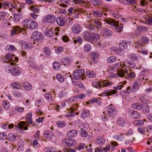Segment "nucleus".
<instances>
[{
	"label": "nucleus",
	"mask_w": 152,
	"mask_h": 152,
	"mask_svg": "<svg viewBox=\"0 0 152 152\" xmlns=\"http://www.w3.org/2000/svg\"><path fill=\"white\" fill-rule=\"evenodd\" d=\"M24 88L26 90H29L32 88V86L31 84L27 82H25L23 85Z\"/></svg>",
	"instance_id": "7c9ffc66"
},
{
	"label": "nucleus",
	"mask_w": 152,
	"mask_h": 152,
	"mask_svg": "<svg viewBox=\"0 0 152 152\" xmlns=\"http://www.w3.org/2000/svg\"><path fill=\"white\" fill-rule=\"evenodd\" d=\"M3 6L4 8L5 9L8 8L10 7L9 3L8 1H6L4 2L3 4Z\"/></svg>",
	"instance_id": "774afa93"
},
{
	"label": "nucleus",
	"mask_w": 152,
	"mask_h": 152,
	"mask_svg": "<svg viewBox=\"0 0 152 152\" xmlns=\"http://www.w3.org/2000/svg\"><path fill=\"white\" fill-rule=\"evenodd\" d=\"M92 34L89 31H85L82 34L83 38L85 40L88 42H91Z\"/></svg>",
	"instance_id": "9d476101"
},
{
	"label": "nucleus",
	"mask_w": 152,
	"mask_h": 152,
	"mask_svg": "<svg viewBox=\"0 0 152 152\" xmlns=\"http://www.w3.org/2000/svg\"><path fill=\"white\" fill-rule=\"evenodd\" d=\"M133 45L134 46L137 48H141L142 46V44L140 43V42L134 43Z\"/></svg>",
	"instance_id": "4d7b16f0"
},
{
	"label": "nucleus",
	"mask_w": 152,
	"mask_h": 152,
	"mask_svg": "<svg viewBox=\"0 0 152 152\" xmlns=\"http://www.w3.org/2000/svg\"><path fill=\"white\" fill-rule=\"evenodd\" d=\"M1 61L3 62L9 63L10 62V53H7L5 57H2Z\"/></svg>",
	"instance_id": "4be33fe9"
},
{
	"label": "nucleus",
	"mask_w": 152,
	"mask_h": 152,
	"mask_svg": "<svg viewBox=\"0 0 152 152\" xmlns=\"http://www.w3.org/2000/svg\"><path fill=\"white\" fill-rule=\"evenodd\" d=\"M143 122L141 120H136L134 122V124L136 125L140 126L142 125L143 124Z\"/></svg>",
	"instance_id": "3c124183"
},
{
	"label": "nucleus",
	"mask_w": 152,
	"mask_h": 152,
	"mask_svg": "<svg viewBox=\"0 0 152 152\" xmlns=\"http://www.w3.org/2000/svg\"><path fill=\"white\" fill-rule=\"evenodd\" d=\"M138 28L140 31L143 32H146L148 30V28L144 26H140Z\"/></svg>",
	"instance_id": "37998d69"
},
{
	"label": "nucleus",
	"mask_w": 152,
	"mask_h": 152,
	"mask_svg": "<svg viewBox=\"0 0 152 152\" xmlns=\"http://www.w3.org/2000/svg\"><path fill=\"white\" fill-rule=\"evenodd\" d=\"M57 125L59 127H63L66 125V123L63 121H58L56 122Z\"/></svg>",
	"instance_id": "49530a36"
},
{
	"label": "nucleus",
	"mask_w": 152,
	"mask_h": 152,
	"mask_svg": "<svg viewBox=\"0 0 152 152\" xmlns=\"http://www.w3.org/2000/svg\"><path fill=\"white\" fill-rule=\"evenodd\" d=\"M7 13L4 11L0 12V17L4 18V17L7 15Z\"/></svg>",
	"instance_id": "0e129e2a"
},
{
	"label": "nucleus",
	"mask_w": 152,
	"mask_h": 152,
	"mask_svg": "<svg viewBox=\"0 0 152 152\" xmlns=\"http://www.w3.org/2000/svg\"><path fill=\"white\" fill-rule=\"evenodd\" d=\"M102 33L103 34V35L108 37L111 35L113 34L112 31L107 28L103 29L102 30Z\"/></svg>",
	"instance_id": "f3484780"
},
{
	"label": "nucleus",
	"mask_w": 152,
	"mask_h": 152,
	"mask_svg": "<svg viewBox=\"0 0 152 152\" xmlns=\"http://www.w3.org/2000/svg\"><path fill=\"white\" fill-rule=\"evenodd\" d=\"M123 25L122 24L120 23V25L118 24L117 26L115 28L116 31L118 32H120L122 31L123 30Z\"/></svg>",
	"instance_id": "c03bdc74"
},
{
	"label": "nucleus",
	"mask_w": 152,
	"mask_h": 152,
	"mask_svg": "<svg viewBox=\"0 0 152 152\" xmlns=\"http://www.w3.org/2000/svg\"><path fill=\"white\" fill-rule=\"evenodd\" d=\"M57 80L60 82H62L64 81V77L60 74H57L56 76Z\"/></svg>",
	"instance_id": "de8ad7c7"
},
{
	"label": "nucleus",
	"mask_w": 152,
	"mask_h": 152,
	"mask_svg": "<svg viewBox=\"0 0 152 152\" xmlns=\"http://www.w3.org/2000/svg\"><path fill=\"white\" fill-rule=\"evenodd\" d=\"M52 28L51 29H47L44 31L45 35L48 37H51L54 35V32L52 31Z\"/></svg>",
	"instance_id": "aec40b11"
},
{
	"label": "nucleus",
	"mask_w": 152,
	"mask_h": 152,
	"mask_svg": "<svg viewBox=\"0 0 152 152\" xmlns=\"http://www.w3.org/2000/svg\"><path fill=\"white\" fill-rule=\"evenodd\" d=\"M53 67L56 70H58L60 67V64L57 61H55L53 63Z\"/></svg>",
	"instance_id": "e433bc0d"
},
{
	"label": "nucleus",
	"mask_w": 152,
	"mask_h": 152,
	"mask_svg": "<svg viewBox=\"0 0 152 152\" xmlns=\"http://www.w3.org/2000/svg\"><path fill=\"white\" fill-rule=\"evenodd\" d=\"M43 51L45 53V54L47 55H50L51 53L50 48L47 47H45L44 48Z\"/></svg>",
	"instance_id": "a19ab883"
},
{
	"label": "nucleus",
	"mask_w": 152,
	"mask_h": 152,
	"mask_svg": "<svg viewBox=\"0 0 152 152\" xmlns=\"http://www.w3.org/2000/svg\"><path fill=\"white\" fill-rule=\"evenodd\" d=\"M72 30L73 32L76 34H78L81 31L82 28L80 25L75 24L72 26Z\"/></svg>",
	"instance_id": "ddd939ff"
},
{
	"label": "nucleus",
	"mask_w": 152,
	"mask_h": 152,
	"mask_svg": "<svg viewBox=\"0 0 152 152\" xmlns=\"http://www.w3.org/2000/svg\"><path fill=\"white\" fill-rule=\"evenodd\" d=\"M22 25L30 30L36 29L38 27L37 23L34 21L28 19L23 20L22 22Z\"/></svg>",
	"instance_id": "f257e3e1"
},
{
	"label": "nucleus",
	"mask_w": 152,
	"mask_h": 152,
	"mask_svg": "<svg viewBox=\"0 0 152 152\" xmlns=\"http://www.w3.org/2000/svg\"><path fill=\"white\" fill-rule=\"evenodd\" d=\"M101 119L103 121H107V118L106 116V113L104 112H103L101 115Z\"/></svg>",
	"instance_id": "09e8293b"
},
{
	"label": "nucleus",
	"mask_w": 152,
	"mask_h": 152,
	"mask_svg": "<svg viewBox=\"0 0 152 152\" xmlns=\"http://www.w3.org/2000/svg\"><path fill=\"white\" fill-rule=\"evenodd\" d=\"M107 23L111 26L115 25L114 21L113 20L110 19L109 20H107L106 21Z\"/></svg>",
	"instance_id": "13d9d810"
},
{
	"label": "nucleus",
	"mask_w": 152,
	"mask_h": 152,
	"mask_svg": "<svg viewBox=\"0 0 152 152\" xmlns=\"http://www.w3.org/2000/svg\"><path fill=\"white\" fill-rule=\"evenodd\" d=\"M13 66L11 67V69H10V72L13 75H19L20 70L19 69L15 66V65H14Z\"/></svg>",
	"instance_id": "2eb2a0df"
},
{
	"label": "nucleus",
	"mask_w": 152,
	"mask_h": 152,
	"mask_svg": "<svg viewBox=\"0 0 152 152\" xmlns=\"http://www.w3.org/2000/svg\"><path fill=\"white\" fill-rule=\"evenodd\" d=\"M94 23L96 24V30L101 28L102 25L101 23L97 19H94Z\"/></svg>",
	"instance_id": "72a5a7b5"
},
{
	"label": "nucleus",
	"mask_w": 152,
	"mask_h": 152,
	"mask_svg": "<svg viewBox=\"0 0 152 152\" xmlns=\"http://www.w3.org/2000/svg\"><path fill=\"white\" fill-rule=\"evenodd\" d=\"M91 46L88 44L86 45L84 47V50L86 52H89L91 50Z\"/></svg>",
	"instance_id": "a18cd8bd"
},
{
	"label": "nucleus",
	"mask_w": 152,
	"mask_h": 152,
	"mask_svg": "<svg viewBox=\"0 0 152 152\" xmlns=\"http://www.w3.org/2000/svg\"><path fill=\"white\" fill-rule=\"evenodd\" d=\"M27 124L25 121L20 122L18 124V127L20 129L23 130L25 129L27 130L28 129V127L27 125Z\"/></svg>",
	"instance_id": "dca6fc26"
},
{
	"label": "nucleus",
	"mask_w": 152,
	"mask_h": 152,
	"mask_svg": "<svg viewBox=\"0 0 152 152\" xmlns=\"http://www.w3.org/2000/svg\"><path fill=\"white\" fill-rule=\"evenodd\" d=\"M117 72L118 75L120 77H125V74L127 73L128 72V70L125 68L124 69H121L119 70Z\"/></svg>",
	"instance_id": "412c9836"
},
{
	"label": "nucleus",
	"mask_w": 152,
	"mask_h": 152,
	"mask_svg": "<svg viewBox=\"0 0 152 152\" xmlns=\"http://www.w3.org/2000/svg\"><path fill=\"white\" fill-rule=\"evenodd\" d=\"M19 43L21 45V47L23 49L26 48L30 49L33 47L31 44L29 42L26 43L23 41H20Z\"/></svg>",
	"instance_id": "f8f14e48"
},
{
	"label": "nucleus",
	"mask_w": 152,
	"mask_h": 152,
	"mask_svg": "<svg viewBox=\"0 0 152 152\" xmlns=\"http://www.w3.org/2000/svg\"><path fill=\"white\" fill-rule=\"evenodd\" d=\"M128 64H129L128 67H130V68H134L135 66V64L133 62H129Z\"/></svg>",
	"instance_id": "69168bd1"
},
{
	"label": "nucleus",
	"mask_w": 152,
	"mask_h": 152,
	"mask_svg": "<svg viewBox=\"0 0 152 152\" xmlns=\"http://www.w3.org/2000/svg\"><path fill=\"white\" fill-rule=\"evenodd\" d=\"M43 136L45 138L50 140H51L53 137L52 132L49 130H46L44 132Z\"/></svg>",
	"instance_id": "4468645a"
},
{
	"label": "nucleus",
	"mask_w": 152,
	"mask_h": 152,
	"mask_svg": "<svg viewBox=\"0 0 152 152\" xmlns=\"http://www.w3.org/2000/svg\"><path fill=\"white\" fill-rule=\"evenodd\" d=\"M116 93V91L115 90H111L108 89L103 92V94L105 96H111Z\"/></svg>",
	"instance_id": "6ab92c4d"
},
{
	"label": "nucleus",
	"mask_w": 152,
	"mask_h": 152,
	"mask_svg": "<svg viewBox=\"0 0 152 152\" xmlns=\"http://www.w3.org/2000/svg\"><path fill=\"white\" fill-rule=\"evenodd\" d=\"M132 107L134 109L137 110H141L142 109L143 107L142 105L140 103H136L133 104L132 105Z\"/></svg>",
	"instance_id": "393cba45"
},
{
	"label": "nucleus",
	"mask_w": 152,
	"mask_h": 152,
	"mask_svg": "<svg viewBox=\"0 0 152 152\" xmlns=\"http://www.w3.org/2000/svg\"><path fill=\"white\" fill-rule=\"evenodd\" d=\"M14 60L15 61H18V58L17 57H15L14 55H12V56L10 55V65H15L14 63L12 61H14Z\"/></svg>",
	"instance_id": "f704fd0d"
},
{
	"label": "nucleus",
	"mask_w": 152,
	"mask_h": 152,
	"mask_svg": "<svg viewBox=\"0 0 152 152\" xmlns=\"http://www.w3.org/2000/svg\"><path fill=\"white\" fill-rule=\"evenodd\" d=\"M145 128L142 127L138 128H137V130L139 132L141 133L142 134H144L145 133Z\"/></svg>",
	"instance_id": "052dcab7"
},
{
	"label": "nucleus",
	"mask_w": 152,
	"mask_h": 152,
	"mask_svg": "<svg viewBox=\"0 0 152 152\" xmlns=\"http://www.w3.org/2000/svg\"><path fill=\"white\" fill-rule=\"evenodd\" d=\"M112 84L111 82H109L107 80H103L98 82H94L93 83L92 85L97 88H100L101 87H106L110 86Z\"/></svg>",
	"instance_id": "f03ea898"
},
{
	"label": "nucleus",
	"mask_w": 152,
	"mask_h": 152,
	"mask_svg": "<svg viewBox=\"0 0 152 152\" xmlns=\"http://www.w3.org/2000/svg\"><path fill=\"white\" fill-rule=\"evenodd\" d=\"M96 142L98 144L102 145L105 142V140L104 138L101 137H98Z\"/></svg>",
	"instance_id": "473e14b6"
},
{
	"label": "nucleus",
	"mask_w": 152,
	"mask_h": 152,
	"mask_svg": "<svg viewBox=\"0 0 152 152\" xmlns=\"http://www.w3.org/2000/svg\"><path fill=\"white\" fill-rule=\"evenodd\" d=\"M70 63V61L68 58L65 59L63 61V64L64 66L69 65Z\"/></svg>",
	"instance_id": "6e6d98bb"
},
{
	"label": "nucleus",
	"mask_w": 152,
	"mask_h": 152,
	"mask_svg": "<svg viewBox=\"0 0 152 152\" xmlns=\"http://www.w3.org/2000/svg\"><path fill=\"white\" fill-rule=\"evenodd\" d=\"M63 49L62 47H59L56 49V53L59 54L63 51Z\"/></svg>",
	"instance_id": "680f3d73"
},
{
	"label": "nucleus",
	"mask_w": 152,
	"mask_h": 152,
	"mask_svg": "<svg viewBox=\"0 0 152 152\" xmlns=\"http://www.w3.org/2000/svg\"><path fill=\"white\" fill-rule=\"evenodd\" d=\"M21 30H22L20 27L17 26H14L12 27L10 32L11 36L12 37H14L18 34V32L20 31Z\"/></svg>",
	"instance_id": "9b49d317"
},
{
	"label": "nucleus",
	"mask_w": 152,
	"mask_h": 152,
	"mask_svg": "<svg viewBox=\"0 0 152 152\" xmlns=\"http://www.w3.org/2000/svg\"><path fill=\"white\" fill-rule=\"evenodd\" d=\"M108 114L110 117H114L116 115V112L112 104H110L107 107Z\"/></svg>",
	"instance_id": "39448f33"
},
{
	"label": "nucleus",
	"mask_w": 152,
	"mask_h": 152,
	"mask_svg": "<svg viewBox=\"0 0 152 152\" xmlns=\"http://www.w3.org/2000/svg\"><path fill=\"white\" fill-rule=\"evenodd\" d=\"M138 88V83L137 82H135L132 85V92L135 93Z\"/></svg>",
	"instance_id": "cd10ccee"
},
{
	"label": "nucleus",
	"mask_w": 152,
	"mask_h": 152,
	"mask_svg": "<svg viewBox=\"0 0 152 152\" xmlns=\"http://www.w3.org/2000/svg\"><path fill=\"white\" fill-rule=\"evenodd\" d=\"M56 20L55 17L52 15H48L44 18V21L45 23L47 22L51 24L54 23Z\"/></svg>",
	"instance_id": "423d86ee"
},
{
	"label": "nucleus",
	"mask_w": 152,
	"mask_h": 152,
	"mask_svg": "<svg viewBox=\"0 0 152 152\" xmlns=\"http://www.w3.org/2000/svg\"><path fill=\"white\" fill-rule=\"evenodd\" d=\"M99 35L96 33H93L92 34L91 41H97L99 40Z\"/></svg>",
	"instance_id": "a878e982"
},
{
	"label": "nucleus",
	"mask_w": 152,
	"mask_h": 152,
	"mask_svg": "<svg viewBox=\"0 0 152 152\" xmlns=\"http://www.w3.org/2000/svg\"><path fill=\"white\" fill-rule=\"evenodd\" d=\"M61 2L62 3L60 5L61 6L66 7V6L64 4V3L68 4L69 0H61Z\"/></svg>",
	"instance_id": "603ef678"
},
{
	"label": "nucleus",
	"mask_w": 152,
	"mask_h": 152,
	"mask_svg": "<svg viewBox=\"0 0 152 152\" xmlns=\"http://www.w3.org/2000/svg\"><path fill=\"white\" fill-rule=\"evenodd\" d=\"M86 74L87 76L89 77L93 78L95 77L96 76V74L95 72L93 71H87Z\"/></svg>",
	"instance_id": "2f4dec72"
},
{
	"label": "nucleus",
	"mask_w": 152,
	"mask_h": 152,
	"mask_svg": "<svg viewBox=\"0 0 152 152\" xmlns=\"http://www.w3.org/2000/svg\"><path fill=\"white\" fill-rule=\"evenodd\" d=\"M101 1L100 0H95L93 1L92 3L95 6H96L100 4Z\"/></svg>",
	"instance_id": "338daca9"
},
{
	"label": "nucleus",
	"mask_w": 152,
	"mask_h": 152,
	"mask_svg": "<svg viewBox=\"0 0 152 152\" xmlns=\"http://www.w3.org/2000/svg\"><path fill=\"white\" fill-rule=\"evenodd\" d=\"M119 46L122 50L126 49L127 47V42L125 41H121L119 43Z\"/></svg>",
	"instance_id": "b1692460"
},
{
	"label": "nucleus",
	"mask_w": 152,
	"mask_h": 152,
	"mask_svg": "<svg viewBox=\"0 0 152 152\" xmlns=\"http://www.w3.org/2000/svg\"><path fill=\"white\" fill-rule=\"evenodd\" d=\"M117 124L120 126H124L125 122L123 118H119L117 121Z\"/></svg>",
	"instance_id": "4c0bfd02"
},
{
	"label": "nucleus",
	"mask_w": 152,
	"mask_h": 152,
	"mask_svg": "<svg viewBox=\"0 0 152 152\" xmlns=\"http://www.w3.org/2000/svg\"><path fill=\"white\" fill-rule=\"evenodd\" d=\"M75 85L76 86H78L80 88H83L84 87V86L83 84L80 82L77 81L75 83Z\"/></svg>",
	"instance_id": "bf43d9fd"
},
{
	"label": "nucleus",
	"mask_w": 152,
	"mask_h": 152,
	"mask_svg": "<svg viewBox=\"0 0 152 152\" xmlns=\"http://www.w3.org/2000/svg\"><path fill=\"white\" fill-rule=\"evenodd\" d=\"M56 20L57 23L60 26H63L65 24V21L61 17H58L56 19Z\"/></svg>",
	"instance_id": "5701e85b"
},
{
	"label": "nucleus",
	"mask_w": 152,
	"mask_h": 152,
	"mask_svg": "<svg viewBox=\"0 0 152 152\" xmlns=\"http://www.w3.org/2000/svg\"><path fill=\"white\" fill-rule=\"evenodd\" d=\"M93 14L94 15L97 17H100L102 16V13L101 12H99L98 11H94L93 12Z\"/></svg>",
	"instance_id": "8fccbe9b"
},
{
	"label": "nucleus",
	"mask_w": 152,
	"mask_h": 152,
	"mask_svg": "<svg viewBox=\"0 0 152 152\" xmlns=\"http://www.w3.org/2000/svg\"><path fill=\"white\" fill-rule=\"evenodd\" d=\"M77 108V106L76 105H74L72 107H71L70 109L71 112L67 113L65 115V117L68 118H70L74 116L75 115V113L74 112H73V111H75L76 110Z\"/></svg>",
	"instance_id": "1a4fd4ad"
},
{
	"label": "nucleus",
	"mask_w": 152,
	"mask_h": 152,
	"mask_svg": "<svg viewBox=\"0 0 152 152\" xmlns=\"http://www.w3.org/2000/svg\"><path fill=\"white\" fill-rule=\"evenodd\" d=\"M128 113L129 115L133 119H137L140 117V113L132 110H129Z\"/></svg>",
	"instance_id": "0eeeda50"
},
{
	"label": "nucleus",
	"mask_w": 152,
	"mask_h": 152,
	"mask_svg": "<svg viewBox=\"0 0 152 152\" xmlns=\"http://www.w3.org/2000/svg\"><path fill=\"white\" fill-rule=\"evenodd\" d=\"M85 73V71L82 69H79L75 70L74 72L73 75L74 78L76 80H78L83 77Z\"/></svg>",
	"instance_id": "7ed1b4c3"
},
{
	"label": "nucleus",
	"mask_w": 152,
	"mask_h": 152,
	"mask_svg": "<svg viewBox=\"0 0 152 152\" xmlns=\"http://www.w3.org/2000/svg\"><path fill=\"white\" fill-rule=\"evenodd\" d=\"M22 18V15L20 13L15 14L13 15V20L15 22L19 21Z\"/></svg>",
	"instance_id": "bb28decb"
},
{
	"label": "nucleus",
	"mask_w": 152,
	"mask_h": 152,
	"mask_svg": "<svg viewBox=\"0 0 152 152\" xmlns=\"http://www.w3.org/2000/svg\"><path fill=\"white\" fill-rule=\"evenodd\" d=\"M89 111L87 110L83 111L81 113V117L83 118H85L89 115Z\"/></svg>",
	"instance_id": "c85d7f7f"
},
{
	"label": "nucleus",
	"mask_w": 152,
	"mask_h": 152,
	"mask_svg": "<svg viewBox=\"0 0 152 152\" xmlns=\"http://www.w3.org/2000/svg\"><path fill=\"white\" fill-rule=\"evenodd\" d=\"M12 87L15 89H19L20 88L21 86L20 83L17 82H14L11 84Z\"/></svg>",
	"instance_id": "c756f323"
},
{
	"label": "nucleus",
	"mask_w": 152,
	"mask_h": 152,
	"mask_svg": "<svg viewBox=\"0 0 152 152\" xmlns=\"http://www.w3.org/2000/svg\"><path fill=\"white\" fill-rule=\"evenodd\" d=\"M142 111L145 113H149V107L147 106H145Z\"/></svg>",
	"instance_id": "e2e57ef3"
},
{
	"label": "nucleus",
	"mask_w": 152,
	"mask_h": 152,
	"mask_svg": "<svg viewBox=\"0 0 152 152\" xmlns=\"http://www.w3.org/2000/svg\"><path fill=\"white\" fill-rule=\"evenodd\" d=\"M80 133L83 137H85L87 136L88 133L83 128L81 129Z\"/></svg>",
	"instance_id": "79ce46f5"
},
{
	"label": "nucleus",
	"mask_w": 152,
	"mask_h": 152,
	"mask_svg": "<svg viewBox=\"0 0 152 152\" xmlns=\"http://www.w3.org/2000/svg\"><path fill=\"white\" fill-rule=\"evenodd\" d=\"M129 57L131 60L133 61H137L138 59L137 57L134 54H131L129 55Z\"/></svg>",
	"instance_id": "864d4df0"
},
{
	"label": "nucleus",
	"mask_w": 152,
	"mask_h": 152,
	"mask_svg": "<svg viewBox=\"0 0 152 152\" xmlns=\"http://www.w3.org/2000/svg\"><path fill=\"white\" fill-rule=\"evenodd\" d=\"M117 60V58L115 56H111L109 57L107 59V61L108 63H112L115 62Z\"/></svg>",
	"instance_id": "c9c22d12"
},
{
	"label": "nucleus",
	"mask_w": 152,
	"mask_h": 152,
	"mask_svg": "<svg viewBox=\"0 0 152 152\" xmlns=\"http://www.w3.org/2000/svg\"><path fill=\"white\" fill-rule=\"evenodd\" d=\"M88 28L89 30L94 32H98V30H96V29L94 26V25L91 23L89 24Z\"/></svg>",
	"instance_id": "ea45409f"
},
{
	"label": "nucleus",
	"mask_w": 152,
	"mask_h": 152,
	"mask_svg": "<svg viewBox=\"0 0 152 152\" xmlns=\"http://www.w3.org/2000/svg\"><path fill=\"white\" fill-rule=\"evenodd\" d=\"M62 142L64 145L67 147L73 146L76 144L75 140L70 138H65L64 140L62 141Z\"/></svg>",
	"instance_id": "20e7f679"
},
{
	"label": "nucleus",
	"mask_w": 152,
	"mask_h": 152,
	"mask_svg": "<svg viewBox=\"0 0 152 152\" xmlns=\"http://www.w3.org/2000/svg\"><path fill=\"white\" fill-rule=\"evenodd\" d=\"M142 42L144 44L148 43L149 39L145 36H142L140 37Z\"/></svg>",
	"instance_id": "58836bf2"
},
{
	"label": "nucleus",
	"mask_w": 152,
	"mask_h": 152,
	"mask_svg": "<svg viewBox=\"0 0 152 152\" xmlns=\"http://www.w3.org/2000/svg\"><path fill=\"white\" fill-rule=\"evenodd\" d=\"M7 137L6 134L5 133L0 132V140L5 139Z\"/></svg>",
	"instance_id": "5fc2aeb1"
},
{
	"label": "nucleus",
	"mask_w": 152,
	"mask_h": 152,
	"mask_svg": "<svg viewBox=\"0 0 152 152\" xmlns=\"http://www.w3.org/2000/svg\"><path fill=\"white\" fill-rule=\"evenodd\" d=\"M32 34L34 38L37 41L41 39L43 40V39L44 37L42 34L38 31H34Z\"/></svg>",
	"instance_id": "6e6552de"
},
{
	"label": "nucleus",
	"mask_w": 152,
	"mask_h": 152,
	"mask_svg": "<svg viewBox=\"0 0 152 152\" xmlns=\"http://www.w3.org/2000/svg\"><path fill=\"white\" fill-rule=\"evenodd\" d=\"M77 131L76 130H72L68 132L67 135L69 137H73L76 136Z\"/></svg>",
	"instance_id": "a211bd4d"
}]
</instances>
